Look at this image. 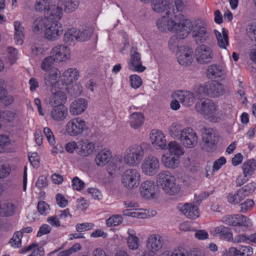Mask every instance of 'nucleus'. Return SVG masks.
I'll list each match as a JSON object with an SVG mask.
<instances>
[{"label":"nucleus","instance_id":"obj_1","mask_svg":"<svg viewBox=\"0 0 256 256\" xmlns=\"http://www.w3.org/2000/svg\"><path fill=\"white\" fill-rule=\"evenodd\" d=\"M178 20H180L179 23L170 18H164L161 30H172L178 32L179 36L182 39L186 38L190 33L194 40L197 44L207 43L210 38V32H208L206 24L202 20H198L192 23L183 14H178L175 16Z\"/></svg>","mask_w":256,"mask_h":256},{"label":"nucleus","instance_id":"obj_2","mask_svg":"<svg viewBox=\"0 0 256 256\" xmlns=\"http://www.w3.org/2000/svg\"><path fill=\"white\" fill-rule=\"evenodd\" d=\"M195 108L198 114L210 122H218L223 116V113L219 106L208 98L198 101L195 105Z\"/></svg>","mask_w":256,"mask_h":256},{"label":"nucleus","instance_id":"obj_3","mask_svg":"<svg viewBox=\"0 0 256 256\" xmlns=\"http://www.w3.org/2000/svg\"><path fill=\"white\" fill-rule=\"evenodd\" d=\"M144 155V148L142 146L132 144L126 148L123 158L120 155H117L114 159L116 162H123L129 166H136L142 162Z\"/></svg>","mask_w":256,"mask_h":256},{"label":"nucleus","instance_id":"obj_4","mask_svg":"<svg viewBox=\"0 0 256 256\" xmlns=\"http://www.w3.org/2000/svg\"><path fill=\"white\" fill-rule=\"evenodd\" d=\"M156 182L168 195L178 194L181 190L180 186L176 182V178L167 170L161 171L157 174Z\"/></svg>","mask_w":256,"mask_h":256},{"label":"nucleus","instance_id":"obj_5","mask_svg":"<svg viewBox=\"0 0 256 256\" xmlns=\"http://www.w3.org/2000/svg\"><path fill=\"white\" fill-rule=\"evenodd\" d=\"M122 184L126 190H132L137 188L141 182V174L140 171L134 168H129L122 174Z\"/></svg>","mask_w":256,"mask_h":256},{"label":"nucleus","instance_id":"obj_6","mask_svg":"<svg viewBox=\"0 0 256 256\" xmlns=\"http://www.w3.org/2000/svg\"><path fill=\"white\" fill-rule=\"evenodd\" d=\"M44 36L50 41H54L60 38L63 33V27L60 22L45 19Z\"/></svg>","mask_w":256,"mask_h":256},{"label":"nucleus","instance_id":"obj_7","mask_svg":"<svg viewBox=\"0 0 256 256\" xmlns=\"http://www.w3.org/2000/svg\"><path fill=\"white\" fill-rule=\"evenodd\" d=\"M152 10L157 14H164V17H170L175 14L174 4L170 0H151Z\"/></svg>","mask_w":256,"mask_h":256},{"label":"nucleus","instance_id":"obj_8","mask_svg":"<svg viewBox=\"0 0 256 256\" xmlns=\"http://www.w3.org/2000/svg\"><path fill=\"white\" fill-rule=\"evenodd\" d=\"M86 128L85 121L80 117L71 119L66 122L65 126L66 133L71 136H76L81 134Z\"/></svg>","mask_w":256,"mask_h":256},{"label":"nucleus","instance_id":"obj_9","mask_svg":"<svg viewBox=\"0 0 256 256\" xmlns=\"http://www.w3.org/2000/svg\"><path fill=\"white\" fill-rule=\"evenodd\" d=\"M160 162L158 158L149 156L146 157L141 164V170L146 176H153L160 170Z\"/></svg>","mask_w":256,"mask_h":256},{"label":"nucleus","instance_id":"obj_10","mask_svg":"<svg viewBox=\"0 0 256 256\" xmlns=\"http://www.w3.org/2000/svg\"><path fill=\"white\" fill-rule=\"evenodd\" d=\"M222 222L226 224L234 227L235 231H238L236 228L237 226H248L251 225V222L248 218L239 214L225 216L222 218Z\"/></svg>","mask_w":256,"mask_h":256},{"label":"nucleus","instance_id":"obj_11","mask_svg":"<svg viewBox=\"0 0 256 256\" xmlns=\"http://www.w3.org/2000/svg\"><path fill=\"white\" fill-rule=\"evenodd\" d=\"M128 68L130 70L138 72H143L146 69L142 64L141 54L136 48H131L130 58L128 61Z\"/></svg>","mask_w":256,"mask_h":256},{"label":"nucleus","instance_id":"obj_12","mask_svg":"<svg viewBox=\"0 0 256 256\" xmlns=\"http://www.w3.org/2000/svg\"><path fill=\"white\" fill-rule=\"evenodd\" d=\"M214 57L212 50L210 46L201 44L196 50V58L197 62L200 64H206L210 62Z\"/></svg>","mask_w":256,"mask_h":256},{"label":"nucleus","instance_id":"obj_13","mask_svg":"<svg viewBox=\"0 0 256 256\" xmlns=\"http://www.w3.org/2000/svg\"><path fill=\"white\" fill-rule=\"evenodd\" d=\"M157 192L158 188L154 181L152 180H146L140 185V194L146 199H152L156 198Z\"/></svg>","mask_w":256,"mask_h":256},{"label":"nucleus","instance_id":"obj_14","mask_svg":"<svg viewBox=\"0 0 256 256\" xmlns=\"http://www.w3.org/2000/svg\"><path fill=\"white\" fill-rule=\"evenodd\" d=\"M193 50L188 46L180 47L177 52L176 56L178 62L182 66H190L194 60Z\"/></svg>","mask_w":256,"mask_h":256},{"label":"nucleus","instance_id":"obj_15","mask_svg":"<svg viewBox=\"0 0 256 256\" xmlns=\"http://www.w3.org/2000/svg\"><path fill=\"white\" fill-rule=\"evenodd\" d=\"M150 138L152 146L156 149L164 150L167 148L165 134L161 130H152L150 134Z\"/></svg>","mask_w":256,"mask_h":256},{"label":"nucleus","instance_id":"obj_16","mask_svg":"<svg viewBox=\"0 0 256 256\" xmlns=\"http://www.w3.org/2000/svg\"><path fill=\"white\" fill-rule=\"evenodd\" d=\"M183 145L188 148L195 146L198 142V138L194 130L190 128H185V131L178 140Z\"/></svg>","mask_w":256,"mask_h":256},{"label":"nucleus","instance_id":"obj_17","mask_svg":"<svg viewBox=\"0 0 256 256\" xmlns=\"http://www.w3.org/2000/svg\"><path fill=\"white\" fill-rule=\"evenodd\" d=\"M50 54L55 62H61L66 61L70 58V51L68 46L60 44L54 46L51 50Z\"/></svg>","mask_w":256,"mask_h":256},{"label":"nucleus","instance_id":"obj_18","mask_svg":"<svg viewBox=\"0 0 256 256\" xmlns=\"http://www.w3.org/2000/svg\"><path fill=\"white\" fill-rule=\"evenodd\" d=\"M164 244V240L159 234L150 235L146 240V246L148 252H156L160 250Z\"/></svg>","mask_w":256,"mask_h":256},{"label":"nucleus","instance_id":"obj_19","mask_svg":"<svg viewBox=\"0 0 256 256\" xmlns=\"http://www.w3.org/2000/svg\"><path fill=\"white\" fill-rule=\"evenodd\" d=\"M172 97L179 100L182 104L186 106H192L195 100L194 94L187 90L176 91L172 94Z\"/></svg>","mask_w":256,"mask_h":256},{"label":"nucleus","instance_id":"obj_20","mask_svg":"<svg viewBox=\"0 0 256 256\" xmlns=\"http://www.w3.org/2000/svg\"><path fill=\"white\" fill-rule=\"evenodd\" d=\"M178 208L188 218L196 219L200 216L199 209L196 205L188 203L179 204Z\"/></svg>","mask_w":256,"mask_h":256},{"label":"nucleus","instance_id":"obj_21","mask_svg":"<svg viewBox=\"0 0 256 256\" xmlns=\"http://www.w3.org/2000/svg\"><path fill=\"white\" fill-rule=\"evenodd\" d=\"M50 118L54 122L64 121L68 116V109L64 104L52 107L50 114Z\"/></svg>","mask_w":256,"mask_h":256},{"label":"nucleus","instance_id":"obj_22","mask_svg":"<svg viewBox=\"0 0 256 256\" xmlns=\"http://www.w3.org/2000/svg\"><path fill=\"white\" fill-rule=\"evenodd\" d=\"M160 160L162 165L169 169H176L180 165V158L168 152L162 154Z\"/></svg>","mask_w":256,"mask_h":256},{"label":"nucleus","instance_id":"obj_23","mask_svg":"<svg viewBox=\"0 0 256 256\" xmlns=\"http://www.w3.org/2000/svg\"><path fill=\"white\" fill-rule=\"evenodd\" d=\"M207 75L210 78L222 80L225 78L226 72L222 66L218 64H212L207 70Z\"/></svg>","mask_w":256,"mask_h":256},{"label":"nucleus","instance_id":"obj_24","mask_svg":"<svg viewBox=\"0 0 256 256\" xmlns=\"http://www.w3.org/2000/svg\"><path fill=\"white\" fill-rule=\"evenodd\" d=\"M80 147L78 148V154L82 157H86L92 155L95 150L96 146L94 142L88 140H82Z\"/></svg>","mask_w":256,"mask_h":256},{"label":"nucleus","instance_id":"obj_25","mask_svg":"<svg viewBox=\"0 0 256 256\" xmlns=\"http://www.w3.org/2000/svg\"><path fill=\"white\" fill-rule=\"evenodd\" d=\"M207 95L212 97H217L224 93V86L216 82L206 83Z\"/></svg>","mask_w":256,"mask_h":256},{"label":"nucleus","instance_id":"obj_26","mask_svg":"<svg viewBox=\"0 0 256 256\" xmlns=\"http://www.w3.org/2000/svg\"><path fill=\"white\" fill-rule=\"evenodd\" d=\"M79 76V72L76 68H70L63 72L61 81L66 85L70 84L76 81Z\"/></svg>","mask_w":256,"mask_h":256},{"label":"nucleus","instance_id":"obj_27","mask_svg":"<svg viewBox=\"0 0 256 256\" xmlns=\"http://www.w3.org/2000/svg\"><path fill=\"white\" fill-rule=\"evenodd\" d=\"M87 108V102L84 98H78L73 102L70 106L72 115L76 116L80 114Z\"/></svg>","mask_w":256,"mask_h":256},{"label":"nucleus","instance_id":"obj_28","mask_svg":"<svg viewBox=\"0 0 256 256\" xmlns=\"http://www.w3.org/2000/svg\"><path fill=\"white\" fill-rule=\"evenodd\" d=\"M212 234L228 242L232 240V233L230 228L224 226H220L214 228Z\"/></svg>","mask_w":256,"mask_h":256},{"label":"nucleus","instance_id":"obj_29","mask_svg":"<svg viewBox=\"0 0 256 256\" xmlns=\"http://www.w3.org/2000/svg\"><path fill=\"white\" fill-rule=\"evenodd\" d=\"M166 18V19L167 18L168 20V18H170V19L176 22L177 24L180 22V20H176L175 17H174L175 20H174L170 17L160 16L158 18L157 20H156V26L159 31L162 32H174L176 34V35L173 36L170 39L169 42H168V44L170 45L174 46V44L176 43V40L178 39H180V40H182V39L180 38L178 32H177L176 31L172 30H161V29L160 28H161L162 26V24L163 23V21H164V19H163V18Z\"/></svg>","mask_w":256,"mask_h":256},{"label":"nucleus","instance_id":"obj_30","mask_svg":"<svg viewBox=\"0 0 256 256\" xmlns=\"http://www.w3.org/2000/svg\"><path fill=\"white\" fill-rule=\"evenodd\" d=\"M218 136L216 132L212 129H206L202 134V140L206 146H212L218 141Z\"/></svg>","mask_w":256,"mask_h":256},{"label":"nucleus","instance_id":"obj_31","mask_svg":"<svg viewBox=\"0 0 256 256\" xmlns=\"http://www.w3.org/2000/svg\"><path fill=\"white\" fill-rule=\"evenodd\" d=\"M14 40L17 45L21 46L24 42V28L22 22L19 20L14 22Z\"/></svg>","mask_w":256,"mask_h":256},{"label":"nucleus","instance_id":"obj_32","mask_svg":"<svg viewBox=\"0 0 256 256\" xmlns=\"http://www.w3.org/2000/svg\"><path fill=\"white\" fill-rule=\"evenodd\" d=\"M168 130V134L172 138L179 140L185 131V128L182 123L174 122L170 126Z\"/></svg>","mask_w":256,"mask_h":256},{"label":"nucleus","instance_id":"obj_33","mask_svg":"<svg viewBox=\"0 0 256 256\" xmlns=\"http://www.w3.org/2000/svg\"><path fill=\"white\" fill-rule=\"evenodd\" d=\"M111 156L112 154L110 150L104 149L96 154L94 161L98 166H103L108 163Z\"/></svg>","mask_w":256,"mask_h":256},{"label":"nucleus","instance_id":"obj_34","mask_svg":"<svg viewBox=\"0 0 256 256\" xmlns=\"http://www.w3.org/2000/svg\"><path fill=\"white\" fill-rule=\"evenodd\" d=\"M48 12L49 14L45 16V19L50 20H57L60 22L63 16V10L58 4L52 5Z\"/></svg>","mask_w":256,"mask_h":256},{"label":"nucleus","instance_id":"obj_35","mask_svg":"<svg viewBox=\"0 0 256 256\" xmlns=\"http://www.w3.org/2000/svg\"><path fill=\"white\" fill-rule=\"evenodd\" d=\"M214 34L220 48L226 49V47L228 46V31L225 28H222V34L217 30H214Z\"/></svg>","mask_w":256,"mask_h":256},{"label":"nucleus","instance_id":"obj_36","mask_svg":"<svg viewBox=\"0 0 256 256\" xmlns=\"http://www.w3.org/2000/svg\"><path fill=\"white\" fill-rule=\"evenodd\" d=\"M144 122V116L140 112H133L129 117V122L130 126L137 129L142 126Z\"/></svg>","mask_w":256,"mask_h":256},{"label":"nucleus","instance_id":"obj_37","mask_svg":"<svg viewBox=\"0 0 256 256\" xmlns=\"http://www.w3.org/2000/svg\"><path fill=\"white\" fill-rule=\"evenodd\" d=\"M66 100V96L62 91L53 92L50 96L49 103L52 106L64 104Z\"/></svg>","mask_w":256,"mask_h":256},{"label":"nucleus","instance_id":"obj_38","mask_svg":"<svg viewBox=\"0 0 256 256\" xmlns=\"http://www.w3.org/2000/svg\"><path fill=\"white\" fill-rule=\"evenodd\" d=\"M128 236L127 238V246L130 250H136L140 246V240L136 236L135 231L132 229L128 230Z\"/></svg>","mask_w":256,"mask_h":256},{"label":"nucleus","instance_id":"obj_39","mask_svg":"<svg viewBox=\"0 0 256 256\" xmlns=\"http://www.w3.org/2000/svg\"><path fill=\"white\" fill-rule=\"evenodd\" d=\"M60 72V71L54 68L52 69L49 72L45 75L44 82L46 86H53L58 81Z\"/></svg>","mask_w":256,"mask_h":256},{"label":"nucleus","instance_id":"obj_40","mask_svg":"<svg viewBox=\"0 0 256 256\" xmlns=\"http://www.w3.org/2000/svg\"><path fill=\"white\" fill-rule=\"evenodd\" d=\"M58 3L66 12H72L74 11L78 6V0H58Z\"/></svg>","mask_w":256,"mask_h":256},{"label":"nucleus","instance_id":"obj_41","mask_svg":"<svg viewBox=\"0 0 256 256\" xmlns=\"http://www.w3.org/2000/svg\"><path fill=\"white\" fill-rule=\"evenodd\" d=\"M242 174L250 178L256 170V160L250 159L244 162L242 166Z\"/></svg>","mask_w":256,"mask_h":256},{"label":"nucleus","instance_id":"obj_42","mask_svg":"<svg viewBox=\"0 0 256 256\" xmlns=\"http://www.w3.org/2000/svg\"><path fill=\"white\" fill-rule=\"evenodd\" d=\"M52 0H36L34 5V10L38 12H48L52 4Z\"/></svg>","mask_w":256,"mask_h":256},{"label":"nucleus","instance_id":"obj_43","mask_svg":"<svg viewBox=\"0 0 256 256\" xmlns=\"http://www.w3.org/2000/svg\"><path fill=\"white\" fill-rule=\"evenodd\" d=\"M168 153L180 158L184 154L182 146L176 141L170 142L168 145Z\"/></svg>","mask_w":256,"mask_h":256},{"label":"nucleus","instance_id":"obj_44","mask_svg":"<svg viewBox=\"0 0 256 256\" xmlns=\"http://www.w3.org/2000/svg\"><path fill=\"white\" fill-rule=\"evenodd\" d=\"M79 30L76 28L68 30L64 34V42L71 44L75 41H78Z\"/></svg>","mask_w":256,"mask_h":256},{"label":"nucleus","instance_id":"obj_45","mask_svg":"<svg viewBox=\"0 0 256 256\" xmlns=\"http://www.w3.org/2000/svg\"><path fill=\"white\" fill-rule=\"evenodd\" d=\"M45 17H38L35 19L32 26V31L36 34H41L43 32V28H45Z\"/></svg>","mask_w":256,"mask_h":256},{"label":"nucleus","instance_id":"obj_46","mask_svg":"<svg viewBox=\"0 0 256 256\" xmlns=\"http://www.w3.org/2000/svg\"><path fill=\"white\" fill-rule=\"evenodd\" d=\"M16 206L12 202H6L0 206V214L4 216H12L15 212Z\"/></svg>","mask_w":256,"mask_h":256},{"label":"nucleus","instance_id":"obj_47","mask_svg":"<svg viewBox=\"0 0 256 256\" xmlns=\"http://www.w3.org/2000/svg\"><path fill=\"white\" fill-rule=\"evenodd\" d=\"M132 213V217L136 218H146L148 217L152 216L156 214V212L154 210H152L151 213L148 210L143 209H134Z\"/></svg>","mask_w":256,"mask_h":256},{"label":"nucleus","instance_id":"obj_48","mask_svg":"<svg viewBox=\"0 0 256 256\" xmlns=\"http://www.w3.org/2000/svg\"><path fill=\"white\" fill-rule=\"evenodd\" d=\"M246 197L238 189L234 194H230L227 199L229 203L232 204H237L244 200Z\"/></svg>","mask_w":256,"mask_h":256},{"label":"nucleus","instance_id":"obj_49","mask_svg":"<svg viewBox=\"0 0 256 256\" xmlns=\"http://www.w3.org/2000/svg\"><path fill=\"white\" fill-rule=\"evenodd\" d=\"M166 256H190L187 250L182 247L174 248L172 252L165 251Z\"/></svg>","mask_w":256,"mask_h":256},{"label":"nucleus","instance_id":"obj_50","mask_svg":"<svg viewBox=\"0 0 256 256\" xmlns=\"http://www.w3.org/2000/svg\"><path fill=\"white\" fill-rule=\"evenodd\" d=\"M2 119L6 122H12L15 120L17 117L18 114L16 111L10 110L2 111Z\"/></svg>","mask_w":256,"mask_h":256},{"label":"nucleus","instance_id":"obj_51","mask_svg":"<svg viewBox=\"0 0 256 256\" xmlns=\"http://www.w3.org/2000/svg\"><path fill=\"white\" fill-rule=\"evenodd\" d=\"M55 60L50 54V56L46 58L42 62L41 68L45 72L50 71L52 69V66Z\"/></svg>","mask_w":256,"mask_h":256},{"label":"nucleus","instance_id":"obj_52","mask_svg":"<svg viewBox=\"0 0 256 256\" xmlns=\"http://www.w3.org/2000/svg\"><path fill=\"white\" fill-rule=\"evenodd\" d=\"M22 232H16L10 240V243L14 248H18L20 246L22 238Z\"/></svg>","mask_w":256,"mask_h":256},{"label":"nucleus","instance_id":"obj_53","mask_svg":"<svg viewBox=\"0 0 256 256\" xmlns=\"http://www.w3.org/2000/svg\"><path fill=\"white\" fill-rule=\"evenodd\" d=\"M123 218L120 215H114L106 220V224L108 227L116 226L120 224Z\"/></svg>","mask_w":256,"mask_h":256},{"label":"nucleus","instance_id":"obj_54","mask_svg":"<svg viewBox=\"0 0 256 256\" xmlns=\"http://www.w3.org/2000/svg\"><path fill=\"white\" fill-rule=\"evenodd\" d=\"M256 188V182H252L240 188V190L241 191L244 196L246 197L252 193L255 190Z\"/></svg>","mask_w":256,"mask_h":256},{"label":"nucleus","instance_id":"obj_55","mask_svg":"<svg viewBox=\"0 0 256 256\" xmlns=\"http://www.w3.org/2000/svg\"><path fill=\"white\" fill-rule=\"evenodd\" d=\"M174 6L175 8V14H174V18L171 17L172 18L175 20L174 17L176 15L178 14H176L177 12H184L186 8V3L182 0H174ZM178 14H181L180 13H178Z\"/></svg>","mask_w":256,"mask_h":256},{"label":"nucleus","instance_id":"obj_56","mask_svg":"<svg viewBox=\"0 0 256 256\" xmlns=\"http://www.w3.org/2000/svg\"><path fill=\"white\" fill-rule=\"evenodd\" d=\"M10 144V138L6 134H0V153L5 151L6 147Z\"/></svg>","mask_w":256,"mask_h":256},{"label":"nucleus","instance_id":"obj_57","mask_svg":"<svg viewBox=\"0 0 256 256\" xmlns=\"http://www.w3.org/2000/svg\"><path fill=\"white\" fill-rule=\"evenodd\" d=\"M92 34V29L86 30L81 32L79 30L78 34V41L84 42L88 40Z\"/></svg>","mask_w":256,"mask_h":256},{"label":"nucleus","instance_id":"obj_58","mask_svg":"<svg viewBox=\"0 0 256 256\" xmlns=\"http://www.w3.org/2000/svg\"><path fill=\"white\" fill-rule=\"evenodd\" d=\"M131 86L134 88H138L142 84L141 78L136 74H132L130 77Z\"/></svg>","mask_w":256,"mask_h":256},{"label":"nucleus","instance_id":"obj_59","mask_svg":"<svg viewBox=\"0 0 256 256\" xmlns=\"http://www.w3.org/2000/svg\"><path fill=\"white\" fill-rule=\"evenodd\" d=\"M8 58L10 63L13 64L18 58V52L14 48L9 47L8 48Z\"/></svg>","mask_w":256,"mask_h":256},{"label":"nucleus","instance_id":"obj_60","mask_svg":"<svg viewBox=\"0 0 256 256\" xmlns=\"http://www.w3.org/2000/svg\"><path fill=\"white\" fill-rule=\"evenodd\" d=\"M254 202L251 199H248L240 204L241 212L244 213L250 210L254 207Z\"/></svg>","mask_w":256,"mask_h":256},{"label":"nucleus","instance_id":"obj_61","mask_svg":"<svg viewBox=\"0 0 256 256\" xmlns=\"http://www.w3.org/2000/svg\"><path fill=\"white\" fill-rule=\"evenodd\" d=\"M85 186L84 182L78 177H74L72 180L73 189L76 190H82Z\"/></svg>","mask_w":256,"mask_h":256},{"label":"nucleus","instance_id":"obj_62","mask_svg":"<svg viewBox=\"0 0 256 256\" xmlns=\"http://www.w3.org/2000/svg\"><path fill=\"white\" fill-rule=\"evenodd\" d=\"M94 224L90 222H85L78 224L76 225V230L78 232H82L91 230L94 227Z\"/></svg>","mask_w":256,"mask_h":256},{"label":"nucleus","instance_id":"obj_63","mask_svg":"<svg viewBox=\"0 0 256 256\" xmlns=\"http://www.w3.org/2000/svg\"><path fill=\"white\" fill-rule=\"evenodd\" d=\"M38 210L41 214L46 215L50 210L49 206L44 201L40 202L37 206Z\"/></svg>","mask_w":256,"mask_h":256},{"label":"nucleus","instance_id":"obj_64","mask_svg":"<svg viewBox=\"0 0 256 256\" xmlns=\"http://www.w3.org/2000/svg\"><path fill=\"white\" fill-rule=\"evenodd\" d=\"M36 186L39 189L46 188L48 186L47 177L44 176H40L36 183Z\"/></svg>","mask_w":256,"mask_h":256}]
</instances>
